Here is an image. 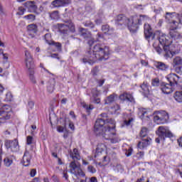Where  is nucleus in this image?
I'll list each match as a JSON object with an SVG mask.
<instances>
[{
    "label": "nucleus",
    "mask_w": 182,
    "mask_h": 182,
    "mask_svg": "<svg viewBox=\"0 0 182 182\" xmlns=\"http://www.w3.org/2000/svg\"><path fill=\"white\" fill-rule=\"evenodd\" d=\"M69 127H70V129H71V130H75V125L73 124V123L70 122Z\"/></svg>",
    "instance_id": "nucleus-60"
},
{
    "label": "nucleus",
    "mask_w": 182,
    "mask_h": 182,
    "mask_svg": "<svg viewBox=\"0 0 182 182\" xmlns=\"http://www.w3.org/2000/svg\"><path fill=\"white\" fill-rule=\"evenodd\" d=\"M156 134L159 136L161 140H166V137H168L169 139L174 137V134H173L167 127H159L156 130Z\"/></svg>",
    "instance_id": "nucleus-9"
},
{
    "label": "nucleus",
    "mask_w": 182,
    "mask_h": 182,
    "mask_svg": "<svg viewBox=\"0 0 182 182\" xmlns=\"http://www.w3.org/2000/svg\"><path fill=\"white\" fill-rule=\"evenodd\" d=\"M6 100H8L9 102H11V100H12V94H11V92H8L6 95Z\"/></svg>",
    "instance_id": "nucleus-50"
},
{
    "label": "nucleus",
    "mask_w": 182,
    "mask_h": 182,
    "mask_svg": "<svg viewBox=\"0 0 182 182\" xmlns=\"http://www.w3.org/2000/svg\"><path fill=\"white\" fill-rule=\"evenodd\" d=\"M133 122H134V118H133V117H130L129 114H124V121L121 124V127H129Z\"/></svg>",
    "instance_id": "nucleus-18"
},
{
    "label": "nucleus",
    "mask_w": 182,
    "mask_h": 182,
    "mask_svg": "<svg viewBox=\"0 0 182 182\" xmlns=\"http://www.w3.org/2000/svg\"><path fill=\"white\" fill-rule=\"evenodd\" d=\"M57 130H58V132H59V133H63V132H65V127H63L62 126H58L57 127Z\"/></svg>",
    "instance_id": "nucleus-52"
},
{
    "label": "nucleus",
    "mask_w": 182,
    "mask_h": 182,
    "mask_svg": "<svg viewBox=\"0 0 182 182\" xmlns=\"http://www.w3.org/2000/svg\"><path fill=\"white\" fill-rule=\"evenodd\" d=\"M70 173L74 174L75 177L80 176L85 177V172L82 170V165L77 161H73L70 164Z\"/></svg>",
    "instance_id": "nucleus-8"
},
{
    "label": "nucleus",
    "mask_w": 182,
    "mask_h": 182,
    "mask_svg": "<svg viewBox=\"0 0 182 182\" xmlns=\"http://www.w3.org/2000/svg\"><path fill=\"white\" fill-rule=\"evenodd\" d=\"M144 29L146 39H154V33H153V29L151 28V26H150V24L145 23L144 26Z\"/></svg>",
    "instance_id": "nucleus-16"
},
{
    "label": "nucleus",
    "mask_w": 182,
    "mask_h": 182,
    "mask_svg": "<svg viewBox=\"0 0 182 182\" xmlns=\"http://www.w3.org/2000/svg\"><path fill=\"white\" fill-rule=\"evenodd\" d=\"M158 39L159 43L163 46L165 58H173L176 55V52L173 51V46L171 45L173 41L169 40L168 36L163 33H159Z\"/></svg>",
    "instance_id": "nucleus-4"
},
{
    "label": "nucleus",
    "mask_w": 182,
    "mask_h": 182,
    "mask_svg": "<svg viewBox=\"0 0 182 182\" xmlns=\"http://www.w3.org/2000/svg\"><path fill=\"white\" fill-rule=\"evenodd\" d=\"M11 114V107L9 105H5L0 108V123H5L6 120H9Z\"/></svg>",
    "instance_id": "nucleus-11"
},
{
    "label": "nucleus",
    "mask_w": 182,
    "mask_h": 182,
    "mask_svg": "<svg viewBox=\"0 0 182 182\" xmlns=\"http://www.w3.org/2000/svg\"><path fill=\"white\" fill-rule=\"evenodd\" d=\"M173 97L178 103H182V91H176L173 95Z\"/></svg>",
    "instance_id": "nucleus-36"
},
{
    "label": "nucleus",
    "mask_w": 182,
    "mask_h": 182,
    "mask_svg": "<svg viewBox=\"0 0 182 182\" xmlns=\"http://www.w3.org/2000/svg\"><path fill=\"white\" fill-rule=\"evenodd\" d=\"M166 79L173 87H175V86H180V83H181V77L176 73L168 74L166 76Z\"/></svg>",
    "instance_id": "nucleus-12"
},
{
    "label": "nucleus",
    "mask_w": 182,
    "mask_h": 182,
    "mask_svg": "<svg viewBox=\"0 0 182 182\" xmlns=\"http://www.w3.org/2000/svg\"><path fill=\"white\" fill-rule=\"evenodd\" d=\"M70 156L73 159V161L80 160V154L79 153V150L76 148H75L73 151H70Z\"/></svg>",
    "instance_id": "nucleus-30"
},
{
    "label": "nucleus",
    "mask_w": 182,
    "mask_h": 182,
    "mask_svg": "<svg viewBox=\"0 0 182 182\" xmlns=\"http://www.w3.org/2000/svg\"><path fill=\"white\" fill-rule=\"evenodd\" d=\"M91 102H92V103L99 105V103H100V98L97 97V96H99V91L97 90V88H92L91 90Z\"/></svg>",
    "instance_id": "nucleus-19"
},
{
    "label": "nucleus",
    "mask_w": 182,
    "mask_h": 182,
    "mask_svg": "<svg viewBox=\"0 0 182 182\" xmlns=\"http://www.w3.org/2000/svg\"><path fill=\"white\" fill-rule=\"evenodd\" d=\"M84 107L87 110H93V105H84Z\"/></svg>",
    "instance_id": "nucleus-54"
},
{
    "label": "nucleus",
    "mask_w": 182,
    "mask_h": 182,
    "mask_svg": "<svg viewBox=\"0 0 182 182\" xmlns=\"http://www.w3.org/2000/svg\"><path fill=\"white\" fill-rule=\"evenodd\" d=\"M31 159H32V156L28 151V150L26 149L24 154L23 156V160H22L23 165L25 166V167H28L31 164Z\"/></svg>",
    "instance_id": "nucleus-20"
},
{
    "label": "nucleus",
    "mask_w": 182,
    "mask_h": 182,
    "mask_svg": "<svg viewBox=\"0 0 182 182\" xmlns=\"http://www.w3.org/2000/svg\"><path fill=\"white\" fill-rule=\"evenodd\" d=\"M28 35L31 38H35V34L38 32V26L36 24H30L27 27Z\"/></svg>",
    "instance_id": "nucleus-23"
},
{
    "label": "nucleus",
    "mask_w": 182,
    "mask_h": 182,
    "mask_svg": "<svg viewBox=\"0 0 182 182\" xmlns=\"http://www.w3.org/2000/svg\"><path fill=\"white\" fill-rule=\"evenodd\" d=\"M140 87L141 89V92L143 93V95H144V96L150 95V86L149 85V82H147V81H144L142 84H141Z\"/></svg>",
    "instance_id": "nucleus-24"
},
{
    "label": "nucleus",
    "mask_w": 182,
    "mask_h": 182,
    "mask_svg": "<svg viewBox=\"0 0 182 182\" xmlns=\"http://www.w3.org/2000/svg\"><path fill=\"white\" fill-rule=\"evenodd\" d=\"M132 153H133V149L129 148L128 151L126 153V155L127 156V157H129V156H130L132 154Z\"/></svg>",
    "instance_id": "nucleus-55"
},
{
    "label": "nucleus",
    "mask_w": 182,
    "mask_h": 182,
    "mask_svg": "<svg viewBox=\"0 0 182 182\" xmlns=\"http://www.w3.org/2000/svg\"><path fill=\"white\" fill-rule=\"evenodd\" d=\"M95 23L97 25H101V23H103V16L100 18H97L95 20Z\"/></svg>",
    "instance_id": "nucleus-49"
},
{
    "label": "nucleus",
    "mask_w": 182,
    "mask_h": 182,
    "mask_svg": "<svg viewBox=\"0 0 182 182\" xmlns=\"http://www.w3.org/2000/svg\"><path fill=\"white\" fill-rule=\"evenodd\" d=\"M63 177L65 178L66 181H69V175H68V171H64L63 172Z\"/></svg>",
    "instance_id": "nucleus-46"
},
{
    "label": "nucleus",
    "mask_w": 182,
    "mask_h": 182,
    "mask_svg": "<svg viewBox=\"0 0 182 182\" xmlns=\"http://www.w3.org/2000/svg\"><path fill=\"white\" fill-rule=\"evenodd\" d=\"M119 99L120 100H123L124 102L126 100L127 102H132V100H134L133 96L131 94L127 92H124L123 94L120 95Z\"/></svg>",
    "instance_id": "nucleus-31"
},
{
    "label": "nucleus",
    "mask_w": 182,
    "mask_h": 182,
    "mask_svg": "<svg viewBox=\"0 0 182 182\" xmlns=\"http://www.w3.org/2000/svg\"><path fill=\"white\" fill-rule=\"evenodd\" d=\"M98 86H103V84L105 83V80H99L97 81Z\"/></svg>",
    "instance_id": "nucleus-58"
},
{
    "label": "nucleus",
    "mask_w": 182,
    "mask_h": 182,
    "mask_svg": "<svg viewBox=\"0 0 182 182\" xmlns=\"http://www.w3.org/2000/svg\"><path fill=\"white\" fill-rule=\"evenodd\" d=\"M92 74L93 76H96V75H97V70H96V68H94L92 70Z\"/></svg>",
    "instance_id": "nucleus-61"
},
{
    "label": "nucleus",
    "mask_w": 182,
    "mask_h": 182,
    "mask_svg": "<svg viewBox=\"0 0 182 182\" xmlns=\"http://www.w3.org/2000/svg\"><path fill=\"white\" fill-rule=\"evenodd\" d=\"M68 4L69 0H54L52 1L51 5H53L54 8H60L65 5H68Z\"/></svg>",
    "instance_id": "nucleus-22"
},
{
    "label": "nucleus",
    "mask_w": 182,
    "mask_h": 182,
    "mask_svg": "<svg viewBox=\"0 0 182 182\" xmlns=\"http://www.w3.org/2000/svg\"><path fill=\"white\" fill-rule=\"evenodd\" d=\"M5 146L6 149H11L13 153H17V151H19V144L16 139L13 141L6 140L5 141Z\"/></svg>",
    "instance_id": "nucleus-14"
},
{
    "label": "nucleus",
    "mask_w": 182,
    "mask_h": 182,
    "mask_svg": "<svg viewBox=\"0 0 182 182\" xmlns=\"http://www.w3.org/2000/svg\"><path fill=\"white\" fill-rule=\"evenodd\" d=\"M178 26L176 27H169L168 35L171 42L173 41H178V39H182V34L177 30Z\"/></svg>",
    "instance_id": "nucleus-13"
},
{
    "label": "nucleus",
    "mask_w": 182,
    "mask_h": 182,
    "mask_svg": "<svg viewBox=\"0 0 182 182\" xmlns=\"http://www.w3.org/2000/svg\"><path fill=\"white\" fill-rule=\"evenodd\" d=\"M138 160H141L144 157V151H139L136 154Z\"/></svg>",
    "instance_id": "nucleus-45"
},
{
    "label": "nucleus",
    "mask_w": 182,
    "mask_h": 182,
    "mask_svg": "<svg viewBox=\"0 0 182 182\" xmlns=\"http://www.w3.org/2000/svg\"><path fill=\"white\" fill-rule=\"evenodd\" d=\"M93 43H95V41L92 38H90V40L88 41V45H90V46H92V45H93Z\"/></svg>",
    "instance_id": "nucleus-63"
},
{
    "label": "nucleus",
    "mask_w": 182,
    "mask_h": 182,
    "mask_svg": "<svg viewBox=\"0 0 182 182\" xmlns=\"http://www.w3.org/2000/svg\"><path fill=\"white\" fill-rule=\"evenodd\" d=\"M109 47L103 43H97L93 47L92 55H85L80 59L82 63L93 65L96 60H107L109 59Z\"/></svg>",
    "instance_id": "nucleus-2"
},
{
    "label": "nucleus",
    "mask_w": 182,
    "mask_h": 182,
    "mask_svg": "<svg viewBox=\"0 0 182 182\" xmlns=\"http://www.w3.org/2000/svg\"><path fill=\"white\" fill-rule=\"evenodd\" d=\"M101 29L105 35H113L114 33V28H110V26L107 24L102 25Z\"/></svg>",
    "instance_id": "nucleus-29"
},
{
    "label": "nucleus",
    "mask_w": 182,
    "mask_h": 182,
    "mask_svg": "<svg viewBox=\"0 0 182 182\" xmlns=\"http://www.w3.org/2000/svg\"><path fill=\"white\" fill-rule=\"evenodd\" d=\"M178 145L182 147V136L178 139Z\"/></svg>",
    "instance_id": "nucleus-62"
},
{
    "label": "nucleus",
    "mask_w": 182,
    "mask_h": 182,
    "mask_svg": "<svg viewBox=\"0 0 182 182\" xmlns=\"http://www.w3.org/2000/svg\"><path fill=\"white\" fill-rule=\"evenodd\" d=\"M87 170L88 173H90L91 174H95V173L97 171L96 168L92 165L88 166Z\"/></svg>",
    "instance_id": "nucleus-41"
},
{
    "label": "nucleus",
    "mask_w": 182,
    "mask_h": 182,
    "mask_svg": "<svg viewBox=\"0 0 182 182\" xmlns=\"http://www.w3.org/2000/svg\"><path fill=\"white\" fill-rule=\"evenodd\" d=\"M85 26L87 28H95V24L92 23L90 21H87L84 23Z\"/></svg>",
    "instance_id": "nucleus-44"
},
{
    "label": "nucleus",
    "mask_w": 182,
    "mask_h": 182,
    "mask_svg": "<svg viewBox=\"0 0 182 182\" xmlns=\"http://www.w3.org/2000/svg\"><path fill=\"white\" fill-rule=\"evenodd\" d=\"M147 19H149V17L145 15H134L130 18H127L124 15L119 14L115 18V23L116 25H124V23L128 22L129 31L134 33V32H137L139 26L141 25V22H144V21H147Z\"/></svg>",
    "instance_id": "nucleus-3"
},
{
    "label": "nucleus",
    "mask_w": 182,
    "mask_h": 182,
    "mask_svg": "<svg viewBox=\"0 0 182 182\" xmlns=\"http://www.w3.org/2000/svg\"><path fill=\"white\" fill-rule=\"evenodd\" d=\"M30 176L31 177H35V176H36V169H31Z\"/></svg>",
    "instance_id": "nucleus-53"
},
{
    "label": "nucleus",
    "mask_w": 182,
    "mask_h": 182,
    "mask_svg": "<svg viewBox=\"0 0 182 182\" xmlns=\"http://www.w3.org/2000/svg\"><path fill=\"white\" fill-rule=\"evenodd\" d=\"M101 117L96 120L94 132L97 135H101L111 143H119L120 138L116 134V121L113 118H108L107 113H102Z\"/></svg>",
    "instance_id": "nucleus-1"
},
{
    "label": "nucleus",
    "mask_w": 182,
    "mask_h": 182,
    "mask_svg": "<svg viewBox=\"0 0 182 182\" xmlns=\"http://www.w3.org/2000/svg\"><path fill=\"white\" fill-rule=\"evenodd\" d=\"M148 134H149V129L146 127H142L139 132V136L142 139V141L138 143V145H137L138 149L143 150V149L147 147V146L150 144V141H151V139L150 138L144 139V137H147Z\"/></svg>",
    "instance_id": "nucleus-7"
},
{
    "label": "nucleus",
    "mask_w": 182,
    "mask_h": 182,
    "mask_svg": "<svg viewBox=\"0 0 182 182\" xmlns=\"http://www.w3.org/2000/svg\"><path fill=\"white\" fill-rule=\"evenodd\" d=\"M85 182H98L97 178L92 176L91 178H85Z\"/></svg>",
    "instance_id": "nucleus-43"
},
{
    "label": "nucleus",
    "mask_w": 182,
    "mask_h": 182,
    "mask_svg": "<svg viewBox=\"0 0 182 182\" xmlns=\"http://www.w3.org/2000/svg\"><path fill=\"white\" fill-rule=\"evenodd\" d=\"M117 99V95L115 93L110 95L105 99V105H110V103H113Z\"/></svg>",
    "instance_id": "nucleus-34"
},
{
    "label": "nucleus",
    "mask_w": 182,
    "mask_h": 182,
    "mask_svg": "<svg viewBox=\"0 0 182 182\" xmlns=\"http://www.w3.org/2000/svg\"><path fill=\"white\" fill-rule=\"evenodd\" d=\"M26 8L28 9L29 12L36 13L38 11V6H36V3L35 1H28L24 4Z\"/></svg>",
    "instance_id": "nucleus-21"
},
{
    "label": "nucleus",
    "mask_w": 182,
    "mask_h": 182,
    "mask_svg": "<svg viewBox=\"0 0 182 182\" xmlns=\"http://www.w3.org/2000/svg\"><path fill=\"white\" fill-rule=\"evenodd\" d=\"M52 180H53V181H54V182H60L59 181V178H58V176H52Z\"/></svg>",
    "instance_id": "nucleus-57"
},
{
    "label": "nucleus",
    "mask_w": 182,
    "mask_h": 182,
    "mask_svg": "<svg viewBox=\"0 0 182 182\" xmlns=\"http://www.w3.org/2000/svg\"><path fill=\"white\" fill-rule=\"evenodd\" d=\"M79 32L80 36H82L85 39H90L92 38V33L86 28H80Z\"/></svg>",
    "instance_id": "nucleus-27"
},
{
    "label": "nucleus",
    "mask_w": 182,
    "mask_h": 182,
    "mask_svg": "<svg viewBox=\"0 0 182 182\" xmlns=\"http://www.w3.org/2000/svg\"><path fill=\"white\" fill-rule=\"evenodd\" d=\"M33 106H35V103L33 102H28V107H30V109H33Z\"/></svg>",
    "instance_id": "nucleus-56"
},
{
    "label": "nucleus",
    "mask_w": 182,
    "mask_h": 182,
    "mask_svg": "<svg viewBox=\"0 0 182 182\" xmlns=\"http://www.w3.org/2000/svg\"><path fill=\"white\" fill-rule=\"evenodd\" d=\"M36 16L33 14H28L27 16H24V19H27V21H29V22H33L35 21Z\"/></svg>",
    "instance_id": "nucleus-38"
},
{
    "label": "nucleus",
    "mask_w": 182,
    "mask_h": 182,
    "mask_svg": "<svg viewBox=\"0 0 182 182\" xmlns=\"http://www.w3.org/2000/svg\"><path fill=\"white\" fill-rule=\"evenodd\" d=\"M33 141V137L28 136H27L26 143L27 144H32Z\"/></svg>",
    "instance_id": "nucleus-47"
},
{
    "label": "nucleus",
    "mask_w": 182,
    "mask_h": 182,
    "mask_svg": "<svg viewBox=\"0 0 182 182\" xmlns=\"http://www.w3.org/2000/svg\"><path fill=\"white\" fill-rule=\"evenodd\" d=\"M105 149H106V145H105L104 144H99L96 149L95 157H97V156L102 154V153L105 151Z\"/></svg>",
    "instance_id": "nucleus-32"
},
{
    "label": "nucleus",
    "mask_w": 182,
    "mask_h": 182,
    "mask_svg": "<svg viewBox=\"0 0 182 182\" xmlns=\"http://www.w3.org/2000/svg\"><path fill=\"white\" fill-rule=\"evenodd\" d=\"M24 63L26 69L28 70L29 77L33 83H36L35 80V63L33 62V57L31 55L28 50L25 51Z\"/></svg>",
    "instance_id": "nucleus-5"
},
{
    "label": "nucleus",
    "mask_w": 182,
    "mask_h": 182,
    "mask_svg": "<svg viewBox=\"0 0 182 182\" xmlns=\"http://www.w3.org/2000/svg\"><path fill=\"white\" fill-rule=\"evenodd\" d=\"M55 85H56V80L55 78H50L48 82L47 90L48 93H53V90H55Z\"/></svg>",
    "instance_id": "nucleus-26"
},
{
    "label": "nucleus",
    "mask_w": 182,
    "mask_h": 182,
    "mask_svg": "<svg viewBox=\"0 0 182 182\" xmlns=\"http://www.w3.org/2000/svg\"><path fill=\"white\" fill-rule=\"evenodd\" d=\"M168 115L161 114V113H158L156 115L154 116V122L156 123V124H164L166 122H167Z\"/></svg>",
    "instance_id": "nucleus-17"
},
{
    "label": "nucleus",
    "mask_w": 182,
    "mask_h": 182,
    "mask_svg": "<svg viewBox=\"0 0 182 182\" xmlns=\"http://www.w3.org/2000/svg\"><path fill=\"white\" fill-rule=\"evenodd\" d=\"M173 87L174 86L171 85V84L162 85L161 87V90L165 95H170V93H172L173 92Z\"/></svg>",
    "instance_id": "nucleus-25"
},
{
    "label": "nucleus",
    "mask_w": 182,
    "mask_h": 182,
    "mask_svg": "<svg viewBox=\"0 0 182 182\" xmlns=\"http://www.w3.org/2000/svg\"><path fill=\"white\" fill-rule=\"evenodd\" d=\"M154 66L158 70H162L164 72H166L168 69V65L160 61L156 62Z\"/></svg>",
    "instance_id": "nucleus-28"
},
{
    "label": "nucleus",
    "mask_w": 182,
    "mask_h": 182,
    "mask_svg": "<svg viewBox=\"0 0 182 182\" xmlns=\"http://www.w3.org/2000/svg\"><path fill=\"white\" fill-rule=\"evenodd\" d=\"M49 45H52L53 46H55L58 52L62 51V44L60 43H56L55 41H51V43Z\"/></svg>",
    "instance_id": "nucleus-37"
},
{
    "label": "nucleus",
    "mask_w": 182,
    "mask_h": 182,
    "mask_svg": "<svg viewBox=\"0 0 182 182\" xmlns=\"http://www.w3.org/2000/svg\"><path fill=\"white\" fill-rule=\"evenodd\" d=\"M14 156L12 155L6 156V158L4 159V163L6 167H11L12 163H14Z\"/></svg>",
    "instance_id": "nucleus-33"
},
{
    "label": "nucleus",
    "mask_w": 182,
    "mask_h": 182,
    "mask_svg": "<svg viewBox=\"0 0 182 182\" xmlns=\"http://www.w3.org/2000/svg\"><path fill=\"white\" fill-rule=\"evenodd\" d=\"M166 22L168 23L169 28H176L181 23V18L180 16L176 13H168L167 12L165 16Z\"/></svg>",
    "instance_id": "nucleus-6"
},
{
    "label": "nucleus",
    "mask_w": 182,
    "mask_h": 182,
    "mask_svg": "<svg viewBox=\"0 0 182 182\" xmlns=\"http://www.w3.org/2000/svg\"><path fill=\"white\" fill-rule=\"evenodd\" d=\"M172 66L175 68L176 73H181L182 58L180 56L175 57L172 60Z\"/></svg>",
    "instance_id": "nucleus-15"
},
{
    "label": "nucleus",
    "mask_w": 182,
    "mask_h": 182,
    "mask_svg": "<svg viewBox=\"0 0 182 182\" xmlns=\"http://www.w3.org/2000/svg\"><path fill=\"white\" fill-rule=\"evenodd\" d=\"M139 114L141 119H144V117H146V119H149V112L147 111V109L144 108L139 109Z\"/></svg>",
    "instance_id": "nucleus-35"
},
{
    "label": "nucleus",
    "mask_w": 182,
    "mask_h": 182,
    "mask_svg": "<svg viewBox=\"0 0 182 182\" xmlns=\"http://www.w3.org/2000/svg\"><path fill=\"white\" fill-rule=\"evenodd\" d=\"M152 86L157 87L160 85V80L159 78H155L152 80L151 82Z\"/></svg>",
    "instance_id": "nucleus-42"
},
{
    "label": "nucleus",
    "mask_w": 182,
    "mask_h": 182,
    "mask_svg": "<svg viewBox=\"0 0 182 182\" xmlns=\"http://www.w3.org/2000/svg\"><path fill=\"white\" fill-rule=\"evenodd\" d=\"M64 22H65V23L67 24H63V23L58 24V29L60 33H63L64 35H68L69 31H70V32H75V25H73V23H72V21L68 20V21H64Z\"/></svg>",
    "instance_id": "nucleus-10"
},
{
    "label": "nucleus",
    "mask_w": 182,
    "mask_h": 182,
    "mask_svg": "<svg viewBox=\"0 0 182 182\" xmlns=\"http://www.w3.org/2000/svg\"><path fill=\"white\" fill-rule=\"evenodd\" d=\"M155 49L158 53H161V48L160 47H156Z\"/></svg>",
    "instance_id": "nucleus-64"
},
{
    "label": "nucleus",
    "mask_w": 182,
    "mask_h": 182,
    "mask_svg": "<svg viewBox=\"0 0 182 182\" xmlns=\"http://www.w3.org/2000/svg\"><path fill=\"white\" fill-rule=\"evenodd\" d=\"M51 19H58L59 18V11H55L50 14Z\"/></svg>",
    "instance_id": "nucleus-39"
},
{
    "label": "nucleus",
    "mask_w": 182,
    "mask_h": 182,
    "mask_svg": "<svg viewBox=\"0 0 182 182\" xmlns=\"http://www.w3.org/2000/svg\"><path fill=\"white\" fill-rule=\"evenodd\" d=\"M44 39H45L46 43H48V45H50V43H52L51 36L50 33H46L44 36Z\"/></svg>",
    "instance_id": "nucleus-40"
},
{
    "label": "nucleus",
    "mask_w": 182,
    "mask_h": 182,
    "mask_svg": "<svg viewBox=\"0 0 182 182\" xmlns=\"http://www.w3.org/2000/svg\"><path fill=\"white\" fill-rule=\"evenodd\" d=\"M26 9L23 7H19L18 8V15H23L25 13Z\"/></svg>",
    "instance_id": "nucleus-48"
},
{
    "label": "nucleus",
    "mask_w": 182,
    "mask_h": 182,
    "mask_svg": "<svg viewBox=\"0 0 182 182\" xmlns=\"http://www.w3.org/2000/svg\"><path fill=\"white\" fill-rule=\"evenodd\" d=\"M50 58H53L54 59H58V60L60 59V57H59V54L58 53H53V54H51Z\"/></svg>",
    "instance_id": "nucleus-51"
},
{
    "label": "nucleus",
    "mask_w": 182,
    "mask_h": 182,
    "mask_svg": "<svg viewBox=\"0 0 182 182\" xmlns=\"http://www.w3.org/2000/svg\"><path fill=\"white\" fill-rule=\"evenodd\" d=\"M0 53L3 54L4 59H6L7 60V59H8V54L4 53L3 50H0Z\"/></svg>",
    "instance_id": "nucleus-59"
}]
</instances>
